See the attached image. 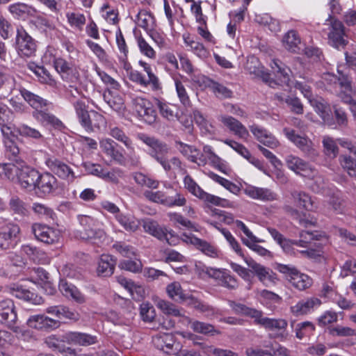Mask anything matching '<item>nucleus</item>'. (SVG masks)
Returning <instances> with one entry per match:
<instances>
[{
	"mask_svg": "<svg viewBox=\"0 0 356 356\" xmlns=\"http://www.w3.org/2000/svg\"><path fill=\"white\" fill-rule=\"evenodd\" d=\"M140 138L149 147L147 154L159 163L165 171H170L171 165L167 159L169 152L168 145L155 137L147 135H142Z\"/></svg>",
	"mask_w": 356,
	"mask_h": 356,
	"instance_id": "nucleus-1",
	"label": "nucleus"
},
{
	"mask_svg": "<svg viewBox=\"0 0 356 356\" xmlns=\"http://www.w3.org/2000/svg\"><path fill=\"white\" fill-rule=\"evenodd\" d=\"M74 106L81 124L86 131H92L95 128L99 129L100 124L104 122L102 115L96 111L89 113L85 103L81 101L76 102Z\"/></svg>",
	"mask_w": 356,
	"mask_h": 356,
	"instance_id": "nucleus-2",
	"label": "nucleus"
},
{
	"mask_svg": "<svg viewBox=\"0 0 356 356\" xmlns=\"http://www.w3.org/2000/svg\"><path fill=\"white\" fill-rule=\"evenodd\" d=\"M327 21L330 22L331 26V30L328 33L329 44L339 50L343 49L348 40L346 38L347 35L343 23L332 15L329 16Z\"/></svg>",
	"mask_w": 356,
	"mask_h": 356,
	"instance_id": "nucleus-3",
	"label": "nucleus"
},
{
	"mask_svg": "<svg viewBox=\"0 0 356 356\" xmlns=\"http://www.w3.org/2000/svg\"><path fill=\"white\" fill-rule=\"evenodd\" d=\"M17 314L12 299L6 298L0 301V323L7 327L16 331Z\"/></svg>",
	"mask_w": 356,
	"mask_h": 356,
	"instance_id": "nucleus-4",
	"label": "nucleus"
},
{
	"mask_svg": "<svg viewBox=\"0 0 356 356\" xmlns=\"http://www.w3.org/2000/svg\"><path fill=\"white\" fill-rule=\"evenodd\" d=\"M17 167L19 168L17 178L20 186L29 191L35 190L40 173L35 168L26 165L25 162Z\"/></svg>",
	"mask_w": 356,
	"mask_h": 356,
	"instance_id": "nucleus-5",
	"label": "nucleus"
},
{
	"mask_svg": "<svg viewBox=\"0 0 356 356\" xmlns=\"http://www.w3.org/2000/svg\"><path fill=\"white\" fill-rule=\"evenodd\" d=\"M283 131L288 139L300 149L306 156L311 159H314L317 156V152L310 140L296 134V131L293 129L284 128Z\"/></svg>",
	"mask_w": 356,
	"mask_h": 356,
	"instance_id": "nucleus-6",
	"label": "nucleus"
},
{
	"mask_svg": "<svg viewBox=\"0 0 356 356\" xmlns=\"http://www.w3.org/2000/svg\"><path fill=\"white\" fill-rule=\"evenodd\" d=\"M16 47L21 57H31L36 51L35 40L24 30H17Z\"/></svg>",
	"mask_w": 356,
	"mask_h": 356,
	"instance_id": "nucleus-7",
	"label": "nucleus"
},
{
	"mask_svg": "<svg viewBox=\"0 0 356 356\" xmlns=\"http://www.w3.org/2000/svg\"><path fill=\"white\" fill-rule=\"evenodd\" d=\"M32 232L38 241L47 244L58 242L60 237L56 229L41 223H34L32 225Z\"/></svg>",
	"mask_w": 356,
	"mask_h": 356,
	"instance_id": "nucleus-8",
	"label": "nucleus"
},
{
	"mask_svg": "<svg viewBox=\"0 0 356 356\" xmlns=\"http://www.w3.org/2000/svg\"><path fill=\"white\" fill-rule=\"evenodd\" d=\"M45 163L49 170L59 178L73 181L75 175L71 168L55 157L48 158Z\"/></svg>",
	"mask_w": 356,
	"mask_h": 356,
	"instance_id": "nucleus-9",
	"label": "nucleus"
},
{
	"mask_svg": "<svg viewBox=\"0 0 356 356\" xmlns=\"http://www.w3.org/2000/svg\"><path fill=\"white\" fill-rule=\"evenodd\" d=\"M19 232V227L15 224H8L4 227L0 232V249L8 250L13 248Z\"/></svg>",
	"mask_w": 356,
	"mask_h": 356,
	"instance_id": "nucleus-10",
	"label": "nucleus"
},
{
	"mask_svg": "<svg viewBox=\"0 0 356 356\" xmlns=\"http://www.w3.org/2000/svg\"><path fill=\"white\" fill-rule=\"evenodd\" d=\"M59 183L51 172H44L40 175L36 188L43 195L56 193L59 190Z\"/></svg>",
	"mask_w": 356,
	"mask_h": 356,
	"instance_id": "nucleus-11",
	"label": "nucleus"
},
{
	"mask_svg": "<svg viewBox=\"0 0 356 356\" xmlns=\"http://www.w3.org/2000/svg\"><path fill=\"white\" fill-rule=\"evenodd\" d=\"M141 225L145 232L160 241L165 240L170 245L173 244L172 242L170 241V238L168 237V233L171 236V238L174 236L172 231L168 232L165 227L160 226L156 221L146 218L142 220Z\"/></svg>",
	"mask_w": 356,
	"mask_h": 356,
	"instance_id": "nucleus-12",
	"label": "nucleus"
},
{
	"mask_svg": "<svg viewBox=\"0 0 356 356\" xmlns=\"http://www.w3.org/2000/svg\"><path fill=\"white\" fill-rule=\"evenodd\" d=\"M27 325L37 330H49L58 327L60 321L38 314L30 316L27 321Z\"/></svg>",
	"mask_w": 356,
	"mask_h": 356,
	"instance_id": "nucleus-13",
	"label": "nucleus"
},
{
	"mask_svg": "<svg viewBox=\"0 0 356 356\" xmlns=\"http://www.w3.org/2000/svg\"><path fill=\"white\" fill-rule=\"evenodd\" d=\"M76 237L99 245L105 238V232L100 229H94L90 227H81L76 231Z\"/></svg>",
	"mask_w": 356,
	"mask_h": 356,
	"instance_id": "nucleus-14",
	"label": "nucleus"
},
{
	"mask_svg": "<svg viewBox=\"0 0 356 356\" xmlns=\"http://www.w3.org/2000/svg\"><path fill=\"white\" fill-rule=\"evenodd\" d=\"M76 237L99 245L105 238V232L100 229H94L90 227H81L76 231Z\"/></svg>",
	"mask_w": 356,
	"mask_h": 356,
	"instance_id": "nucleus-15",
	"label": "nucleus"
},
{
	"mask_svg": "<svg viewBox=\"0 0 356 356\" xmlns=\"http://www.w3.org/2000/svg\"><path fill=\"white\" fill-rule=\"evenodd\" d=\"M76 237L99 245L105 238V232L100 229H94L90 227H81L76 231Z\"/></svg>",
	"mask_w": 356,
	"mask_h": 356,
	"instance_id": "nucleus-16",
	"label": "nucleus"
},
{
	"mask_svg": "<svg viewBox=\"0 0 356 356\" xmlns=\"http://www.w3.org/2000/svg\"><path fill=\"white\" fill-rule=\"evenodd\" d=\"M117 259L110 254H102L98 264L97 273L99 275L108 277L113 275Z\"/></svg>",
	"mask_w": 356,
	"mask_h": 356,
	"instance_id": "nucleus-17",
	"label": "nucleus"
},
{
	"mask_svg": "<svg viewBox=\"0 0 356 356\" xmlns=\"http://www.w3.org/2000/svg\"><path fill=\"white\" fill-rule=\"evenodd\" d=\"M33 117L44 125H50L54 129L61 130L65 127L63 123L55 115L44 111H35Z\"/></svg>",
	"mask_w": 356,
	"mask_h": 356,
	"instance_id": "nucleus-18",
	"label": "nucleus"
},
{
	"mask_svg": "<svg viewBox=\"0 0 356 356\" xmlns=\"http://www.w3.org/2000/svg\"><path fill=\"white\" fill-rule=\"evenodd\" d=\"M11 294L17 298L22 299L33 305H40L43 302L41 296L35 294L22 286L13 287L10 289Z\"/></svg>",
	"mask_w": 356,
	"mask_h": 356,
	"instance_id": "nucleus-19",
	"label": "nucleus"
},
{
	"mask_svg": "<svg viewBox=\"0 0 356 356\" xmlns=\"http://www.w3.org/2000/svg\"><path fill=\"white\" fill-rule=\"evenodd\" d=\"M63 341H66L67 343L88 346L96 342V337L81 332H69L63 335Z\"/></svg>",
	"mask_w": 356,
	"mask_h": 356,
	"instance_id": "nucleus-20",
	"label": "nucleus"
},
{
	"mask_svg": "<svg viewBox=\"0 0 356 356\" xmlns=\"http://www.w3.org/2000/svg\"><path fill=\"white\" fill-rule=\"evenodd\" d=\"M245 193L252 198L263 201H272L276 199L275 194L270 189L252 186H247L245 189Z\"/></svg>",
	"mask_w": 356,
	"mask_h": 356,
	"instance_id": "nucleus-21",
	"label": "nucleus"
},
{
	"mask_svg": "<svg viewBox=\"0 0 356 356\" xmlns=\"http://www.w3.org/2000/svg\"><path fill=\"white\" fill-rule=\"evenodd\" d=\"M250 131L257 139L264 145L270 148H275L278 146L279 142L274 136L270 134H268L266 130L261 129L257 126H252L250 127Z\"/></svg>",
	"mask_w": 356,
	"mask_h": 356,
	"instance_id": "nucleus-22",
	"label": "nucleus"
},
{
	"mask_svg": "<svg viewBox=\"0 0 356 356\" xmlns=\"http://www.w3.org/2000/svg\"><path fill=\"white\" fill-rule=\"evenodd\" d=\"M103 152L110 156L112 159L120 164H122L124 161L123 154L116 149L117 143L111 139L102 140L100 143Z\"/></svg>",
	"mask_w": 356,
	"mask_h": 356,
	"instance_id": "nucleus-23",
	"label": "nucleus"
},
{
	"mask_svg": "<svg viewBox=\"0 0 356 356\" xmlns=\"http://www.w3.org/2000/svg\"><path fill=\"white\" fill-rule=\"evenodd\" d=\"M19 92L24 100L27 102L31 107L35 108V111H40L49 104L47 100L24 88H20Z\"/></svg>",
	"mask_w": 356,
	"mask_h": 356,
	"instance_id": "nucleus-24",
	"label": "nucleus"
},
{
	"mask_svg": "<svg viewBox=\"0 0 356 356\" xmlns=\"http://www.w3.org/2000/svg\"><path fill=\"white\" fill-rule=\"evenodd\" d=\"M220 121L241 138H246L249 136L247 129L234 118L232 116H222Z\"/></svg>",
	"mask_w": 356,
	"mask_h": 356,
	"instance_id": "nucleus-25",
	"label": "nucleus"
},
{
	"mask_svg": "<svg viewBox=\"0 0 356 356\" xmlns=\"http://www.w3.org/2000/svg\"><path fill=\"white\" fill-rule=\"evenodd\" d=\"M273 63L274 65H272V68L274 70L278 85L285 84L289 86L291 70L278 60H274Z\"/></svg>",
	"mask_w": 356,
	"mask_h": 356,
	"instance_id": "nucleus-26",
	"label": "nucleus"
},
{
	"mask_svg": "<svg viewBox=\"0 0 356 356\" xmlns=\"http://www.w3.org/2000/svg\"><path fill=\"white\" fill-rule=\"evenodd\" d=\"M201 79L202 81V83H205L207 86H208L213 90L216 97L221 99H226L232 97V90H230L223 85L216 81H213V80L205 76H202Z\"/></svg>",
	"mask_w": 356,
	"mask_h": 356,
	"instance_id": "nucleus-27",
	"label": "nucleus"
},
{
	"mask_svg": "<svg viewBox=\"0 0 356 356\" xmlns=\"http://www.w3.org/2000/svg\"><path fill=\"white\" fill-rule=\"evenodd\" d=\"M60 290L65 296L71 298L77 303L82 304L86 301L85 296L74 285L67 282L62 283L60 285Z\"/></svg>",
	"mask_w": 356,
	"mask_h": 356,
	"instance_id": "nucleus-28",
	"label": "nucleus"
},
{
	"mask_svg": "<svg viewBox=\"0 0 356 356\" xmlns=\"http://www.w3.org/2000/svg\"><path fill=\"white\" fill-rule=\"evenodd\" d=\"M258 325L269 330L284 331L288 325V323L283 318L264 317V319L258 320Z\"/></svg>",
	"mask_w": 356,
	"mask_h": 356,
	"instance_id": "nucleus-29",
	"label": "nucleus"
},
{
	"mask_svg": "<svg viewBox=\"0 0 356 356\" xmlns=\"http://www.w3.org/2000/svg\"><path fill=\"white\" fill-rule=\"evenodd\" d=\"M247 265L251 268L252 272L261 282H264L267 276L268 275V268L257 263L251 257H243Z\"/></svg>",
	"mask_w": 356,
	"mask_h": 356,
	"instance_id": "nucleus-30",
	"label": "nucleus"
},
{
	"mask_svg": "<svg viewBox=\"0 0 356 356\" xmlns=\"http://www.w3.org/2000/svg\"><path fill=\"white\" fill-rule=\"evenodd\" d=\"M321 300L318 298H311L306 301L298 302L295 306L291 307V312L296 316L307 314L316 305H320Z\"/></svg>",
	"mask_w": 356,
	"mask_h": 356,
	"instance_id": "nucleus-31",
	"label": "nucleus"
},
{
	"mask_svg": "<svg viewBox=\"0 0 356 356\" xmlns=\"http://www.w3.org/2000/svg\"><path fill=\"white\" fill-rule=\"evenodd\" d=\"M284 47L293 53H298L300 39L295 31H289L286 33L282 40Z\"/></svg>",
	"mask_w": 356,
	"mask_h": 356,
	"instance_id": "nucleus-32",
	"label": "nucleus"
},
{
	"mask_svg": "<svg viewBox=\"0 0 356 356\" xmlns=\"http://www.w3.org/2000/svg\"><path fill=\"white\" fill-rule=\"evenodd\" d=\"M166 291L170 298L179 303L185 302L189 296V294L184 293L180 284L176 282L168 284Z\"/></svg>",
	"mask_w": 356,
	"mask_h": 356,
	"instance_id": "nucleus-33",
	"label": "nucleus"
},
{
	"mask_svg": "<svg viewBox=\"0 0 356 356\" xmlns=\"http://www.w3.org/2000/svg\"><path fill=\"white\" fill-rule=\"evenodd\" d=\"M152 341L156 348L168 353L173 346L174 338L172 334L164 333L154 337Z\"/></svg>",
	"mask_w": 356,
	"mask_h": 356,
	"instance_id": "nucleus-34",
	"label": "nucleus"
},
{
	"mask_svg": "<svg viewBox=\"0 0 356 356\" xmlns=\"http://www.w3.org/2000/svg\"><path fill=\"white\" fill-rule=\"evenodd\" d=\"M286 162L288 168L297 174L300 173L301 171H307L311 169L309 163L291 155L287 156Z\"/></svg>",
	"mask_w": 356,
	"mask_h": 356,
	"instance_id": "nucleus-35",
	"label": "nucleus"
},
{
	"mask_svg": "<svg viewBox=\"0 0 356 356\" xmlns=\"http://www.w3.org/2000/svg\"><path fill=\"white\" fill-rule=\"evenodd\" d=\"M291 195L296 201L297 207L303 208L307 211L313 209V202L311 197L305 192L293 191Z\"/></svg>",
	"mask_w": 356,
	"mask_h": 356,
	"instance_id": "nucleus-36",
	"label": "nucleus"
},
{
	"mask_svg": "<svg viewBox=\"0 0 356 356\" xmlns=\"http://www.w3.org/2000/svg\"><path fill=\"white\" fill-rule=\"evenodd\" d=\"M10 209L20 217L27 216L29 213L26 204L17 196L12 197L9 201Z\"/></svg>",
	"mask_w": 356,
	"mask_h": 356,
	"instance_id": "nucleus-37",
	"label": "nucleus"
},
{
	"mask_svg": "<svg viewBox=\"0 0 356 356\" xmlns=\"http://www.w3.org/2000/svg\"><path fill=\"white\" fill-rule=\"evenodd\" d=\"M189 240L191 244L195 245L205 254L210 257H215L217 255L216 249L206 241L198 238H191Z\"/></svg>",
	"mask_w": 356,
	"mask_h": 356,
	"instance_id": "nucleus-38",
	"label": "nucleus"
},
{
	"mask_svg": "<svg viewBox=\"0 0 356 356\" xmlns=\"http://www.w3.org/2000/svg\"><path fill=\"white\" fill-rule=\"evenodd\" d=\"M191 328L195 332L207 335L214 336L220 333L213 325L198 321L191 323Z\"/></svg>",
	"mask_w": 356,
	"mask_h": 356,
	"instance_id": "nucleus-39",
	"label": "nucleus"
},
{
	"mask_svg": "<svg viewBox=\"0 0 356 356\" xmlns=\"http://www.w3.org/2000/svg\"><path fill=\"white\" fill-rule=\"evenodd\" d=\"M292 285L298 290H305L312 285V279L307 275L301 273L299 270L298 275L289 279Z\"/></svg>",
	"mask_w": 356,
	"mask_h": 356,
	"instance_id": "nucleus-40",
	"label": "nucleus"
},
{
	"mask_svg": "<svg viewBox=\"0 0 356 356\" xmlns=\"http://www.w3.org/2000/svg\"><path fill=\"white\" fill-rule=\"evenodd\" d=\"M324 153L330 158H336L339 153V148L335 140L329 136H325L322 141Z\"/></svg>",
	"mask_w": 356,
	"mask_h": 356,
	"instance_id": "nucleus-41",
	"label": "nucleus"
},
{
	"mask_svg": "<svg viewBox=\"0 0 356 356\" xmlns=\"http://www.w3.org/2000/svg\"><path fill=\"white\" fill-rule=\"evenodd\" d=\"M6 147L7 148L8 152V157L11 162H15L17 165H22V163L24 161L21 157L19 156V149L15 145V141H6L5 142Z\"/></svg>",
	"mask_w": 356,
	"mask_h": 356,
	"instance_id": "nucleus-42",
	"label": "nucleus"
},
{
	"mask_svg": "<svg viewBox=\"0 0 356 356\" xmlns=\"http://www.w3.org/2000/svg\"><path fill=\"white\" fill-rule=\"evenodd\" d=\"M17 165H18L15 162L0 164V175H3L6 178L13 180L15 175L17 177L19 168Z\"/></svg>",
	"mask_w": 356,
	"mask_h": 356,
	"instance_id": "nucleus-43",
	"label": "nucleus"
},
{
	"mask_svg": "<svg viewBox=\"0 0 356 356\" xmlns=\"http://www.w3.org/2000/svg\"><path fill=\"white\" fill-rule=\"evenodd\" d=\"M353 153L355 157L348 155H341L339 157L341 165L347 170L350 176H353L352 172L356 170V149Z\"/></svg>",
	"mask_w": 356,
	"mask_h": 356,
	"instance_id": "nucleus-44",
	"label": "nucleus"
},
{
	"mask_svg": "<svg viewBox=\"0 0 356 356\" xmlns=\"http://www.w3.org/2000/svg\"><path fill=\"white\" fill-rule=\"evenodd\" d=\"M185 302H186L188 306L192 307L202 313L213 312V308L211 306L200 301L192 295H189Z\"/></svg>",
	"mask_w": 356,
	"mask_h": 356,
	"instance_id": "nucleus-45",
	"label": "nucleus"
},
{
	"mask_svg": "<svg viewBox=\"0 0 356 356\" xmlns=\"http://www.w3.org/2000/svg\"><path fill=\"white\" fill-rule=\"evenodd\" d=\"M16 131L19 136L29 137L33 139H40L42 138L40 131L26 124H22L16 128Z\"/></svg>",
	"mask_w": 356,
	"mask_h": 356,
	"instance_id": "nucleus-46",
	"label": "nucleus"
},
{
	"mask_svg": "<svg viewBox=\"0 0 356 356\" xmlns=\"http://www.w3.org/2000/svg\"><path fill=\"white\" fill-rule=\"evenodd\" d=\"M119 268L133 273H139L142 270L143 264L141 261L138 259L133 260H122L119 263Z\"/></svg>",
	"mask_w": 356,
	"mask_h": 356,
	"instance_id": "nucleus-47",
	"label": "nucleus"
},
{
	"mask_svg": "<svg viewBox=\"0 0 356 356\" xmlns=\"http://www.w3.org/2000/svg\"><path fill=\"white\" fill-rule=\"evenodd\" d=\"M210 177L234 194H237L240 191V188L235 184L213 172L210 174Z\"/></svg>",
	"mask_w": 356,
	"mask_h": 356,
	"instance_id": "nucleus-48",
	"label": "nucleus"
},
{
	"mask_svg": "<svg viewBox=\"0 0 356 356\" xmlns=\"http://www.w3.org/2000/svg\"><path fill=\"white\" fill-rule=\"evenodd\" d=\"M140 315L144 321L152 322L154 321L156 314L152 305L149 302H143L140 305Z\"/></svg>",
	"mask_w": 356,
	"mask_h": 356,
	"instance_id": "nucleus-49",
	"label": "nucleus"
},
{
	"mask_svg": "<svg viewBox=\"0 0 356 356\" xmlns=\"http://www.w3.org/2000/svg\"><path fill=\"white\" fill-rule=\"evenodd\" d=\"M284 102L289 106L292 113L298 115L303 113V105L298 97L287 96Z\"/></svg>",
	"mask_w": 356,
	"mask_h": 356,
	"instance_id": "nucleus-50",
	"label": "nucleus"
},
{
	"mask_svg": "<svg viewBox=\"0 0 356 356\" xmlns=\"http://www.w3.org/2000/svg\"><path fill=\"white\" fill-rule=\"evenodd\" d=\"M157 106L161 115L168 120H172L174 118L177 117V113H175L171 106L165 103L157 100Z\"/></svg>",
	"mask_w": 356,
	"mask_h": 356,
	"instance_id": "nucleus-51",
	"label": "nucleus"
},
{
	"mask_svg": "<svg viewBox=\"0 0 356 356\" xmlns=\"http://www.w3.org/2000/svg\"><path fill=\"white\" fill-rule=\"evenodd\" d=\"M29 68L39 78L40 81L42 83H47L52 80L51 74L44 67L36 65L34 68L32 66H30Z\"/></svg>",
	"mask_w": 356,
	"mask_h": 356,
	"instance_id": "nucleus-52",
	"label": "nucleus"
},
{
	"mask_svg": "<svg viewBox=\"0 0 356 356\" xmlns=\"http://www.w3.org/2000/svg\"><path fill=\"white\" fill-rule=\"evenodd\" d=\"M275 268L280 273L284 274L286 279L289 280L296 275H298V270L293 266L285 265L282 264H275Z\"/></svg>",
	"mask_w": 356,
	"mask_h": 356,
	"instance_id": "nucleus-53",
	"label": "nucleus"
},
{
	"mask_svg": "<svg viewBox=\"0 0 356 356\" xmlns=\"http://www.w3.org/2000/svg\"><path fill=\"white\" fill-rule=\"evenodd\" d=\"M157 305L166 314L174 316H179L181 315L179 310L171 302L160 300Z\"/></svg>",
	"mask_w": 356,
	"mask_h": 356,
	"instance_id": "nucleus-54",
	"label": "nucleus"
},
{
	"mask_svg": "<svg viewBox=\"0 0 356 356\" xmlns=\"http://www.w3.org/2000/svg\"><path fill=\"white\" fill-rule=\"evenodd\" d=\"M339 76L337 78V86L342 92L352 91L351 79L347 75L338 71Z\"/></svg>",
	"mask_w": 356,
	"mask_h": 356,
	"instance_id": "nucleus-55",
	"label": "nucleus"
},
{
	"mask_svg": "<svg viewBox=\"0 0 356 356\" xmlns=\"http://www.w3.org/2000/svg\"><path fill=\"white\" fill-rule=\"evenodd\" d=\"M33 211L39 216H45L49 218H54L55 213L53 210L46 205L40 203H34L33 204Z\"/></svg>",
	"mask_w": 356,
	"mask_h": 356,
	"instance_id": "nucleus-56",
	"label": "nucleus"
},
{
	"mask_svg": "<svg viewBox=\"0 0 356 356\" xmlns=\"http://www.w3.org/2000/svg\"><path fill=\"white\" fill-rule=\"evenodd\" d=\"M144 196L149 200L156 202L160 203L165 205V200H167V197L163 192L156 191L152 192L151 191H146L144 192Z\"/></svg>",
	"mask_w": 356,
	"mask_h": 356,
	"instance_id": "nucleus-57",
	"label": "nucleus"
},
{
	"mask_svg": "<svg viewBox=\"0 0 356 356\" xmlns=\"http://www.w3.org/2000/svg\"><path fill=\"white\" fill-rule=\"evenodd\" d=\"M118 222L123 227L129 232H135L138 227V222L127 216L120 215L117 217Z\"/></svg>",
	"mask_w": 356,
	"mask_h": 356,
	"instance_id": "nucleus-58",
	"label": "nucleus"
},
{
	"mask_svg": "<svg viewBox=\"0 0 356 356\" xmlns=\"http://www.w3.org/2000/svg\"><path fill=\"white\" fill-rule=\"evenodd\" d=\"M329 204L337 213H343L345 210V202L339 196L332 195L329 200Z\"/></svg>",
	"mask_w": 356,
	"mask_h": 356,
	"instance_id": "nucleus-59",
	"label": "nucleus"
},
{
	"mask_svg": "<svg viewBox=\"0 0 356 356\" xmlns=\"http://www.w3.org/2000/svg\"><path fill=\"white\" fill-rule=\"evenodd\" d=\"M220 232L224 235L236 252L241 257H244L245 255L242 252L238 243L236 241L232 234L226 229H220Z\"/></svg>",
	"mask_w": 356,
	"mask_h": 356,
	"instance_id": "nucleus-60",
	"label": "nucleus"
},
{
	"mask_svg": "<svg viewBox=\"0 0 356 356\" xmlns=\"http://www.w3.org/2000/svg\"><path fill=\"white\" fill-rule=\"evenodd\" d=\"M82 166L88 174L95 175L99 177H100L102 173H104V169L99 164L92 163L91 162H84L82 163Z\"/></svg>",
	"mask_w": 356,
	"mask_h": 356,
	"instance_id": "nucleus-61",
	"label": "nucleus"
},
{
	"mask_svg": "<svg viewBox=\"0 0 356 356\" xmlns=\"http://www.w3.org/2000/svg\"><path fill=\"white\" fill-rule=\"evenodd\" d=\"M1 130L3 136L7 138V141H16L19 139L16 128H12L11 126L5 124L1 127Z\"/></svg>",
	"mask_w": 356,
	"mask_h": 356,
	"instance_id": "nucleus-62",
	"label": "nucleus"
},
{
	"mask_svg": "<svg viewBox=\"0 0 356 356\" xmlns=\"http://www.w3.org/2000/svg\"><path fill=\"white\" fill-rule=\"evenodd\" d=\"M140 117H143L144 120L149 124H152L156 122L157 113L152 106L151 102H149V106L145 108V111L143 113Z\"/></svg>",
	"mask_w": 356,
	"mask_h": 356,
	"instance_id": "nucleus-63",
	"label": "nucleus"
},
{
	"mask_svg": "<svg viewBox=\"0 0 356 356\" xmlns=\"http://www.w3.org/2000/svg\"><path fill=\"white\" fill-rule=\"evenodd\" d=\"M312 104L314 106L316 111L318 113L323 120L325 121L326 118L329 117V112L330 111L329 106L323 102L318 100H314Z\"/></svg>",
	"mask_w": 356,
	"mask_h": 356,
	"instance_id": "nucleus-64",
	"label": "nucleus"
}]
</instances>
